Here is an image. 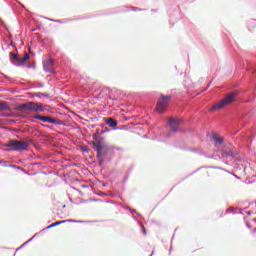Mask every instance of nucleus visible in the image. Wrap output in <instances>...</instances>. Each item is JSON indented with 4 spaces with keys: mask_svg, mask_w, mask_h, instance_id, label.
Masks as SVG:
<instances>
[{
    "mask_svg": "<svg viewBox=\"0 0 256 256\" xmlns=\"http://www.w3.org/2000/svg\"><path fill=\"white\" fill-rule=\"evenodd\" d=\"M63 223H67V220H62V221L54 222V225L57 227V225H61Z\"/></svg>",
    "mask_w": 256,
    "mask_h": 256,
    "instance_id": "ddd939ff",
    "label": "nucleus"
},
{
    "mask_svg": "<svg viewBox=\"0 0 256 256\" xmlns=\"http://www.w3.org/2000/svg\"><path fill=\"white\" fill-rule=\"evenodd\" d=\"M105 123L108 125V127H115L117 125V121H115L113 118H105Z\"/></svg>",
    "mask_w": 256,
    "mask_h": 256,
    "instance_id": "9d476101",
    "label": "nucleus"
},
{
    "mask_svg": "<svg viewBox=\"0 0 256 256\" xmlns=\"http://www.w3.org/2000/svg\"><path fill=\"white\" fill-rule=\"evenodd\" d=\"M33 143L31 139L28 140H16L10 139L5 144V147H9L12 151H28L30 145Z\"/></svg>",
    "mask_w": 256,
    "mask_h": 256,
    "instance_id": "f257e3e1",
    "label": "nucleus"
},
{
    "mask_svg": "<svg viewBox=\"0 0 256 256\" xmlns=\"http://www.w3.org/2000/svg\"><path fill=\"white\" fill-rule=\"evenodd\" d=\"M52 227H57L55 223H52L50 226H48V229H52Z\"/></svg>",
    "mask_w": 256,
    "mask_h": 256,
    "instance_id": "2eb2a0df",
    "label": "nucleus"
},
{
    "mask_svg": "<svg viewBox=\"0 0 256 256\" xmlns=\"http://www.w3.org/2000/svg\"><path fill=\"white\" fill-rule=\"evenodd\" d=\"M171 131H179V125H181V120L175 118H169L168 120Z\"/></svg>",
    "mask_w": 256,
    "mask_h": 256,
    "instance_id": "6e6552de",
    "label": "nucleus"
},
{
    "mask_svg": "<svg viewBox=\"0 0 256 256\" xmlns=\"http://www.w3.org/2000/svg\"><path fill=\"white\" fill-rule=\"evenodd\" d=\"M133 11H137V8H133Z\"/></svg>",
    "mask_w": 256,
    "mask_h": 256,
    "instance_id": "dca6fc26",
    "label": "nucleus"
},
{
    "mask_svg": "<svg viewBox=\"0 0 256 256\" xmlns=\"http://www.w3.org/2000/svg\"><path fill=\"white\" fill-rule=\"evenodd\" d=\"M214 141H215V143H217L218 145H221V143H223V138L214 136Z\"/></svg>",
    "mask_w": 256,
    "mask_h": 256,
    "instance_id": "f8f14e48",
    "label": "nucleus"
},
{
    "mask_svg": "<svg viewBox=\"0 0 256 256\" xmlns=\"http://www.w3.org/2000/svg\"><path fill=\"white\" fill-rule=\"evenodd\" d=\"M254 231H256V228L254 229Z\"/></svg>",
    "mask_w": 256,
    "mask_h": 256,
    "instance_id": "f3484780",
    "label": "nucleus"
},
{
    "mask_svg": "<svg viewBox=\"0 0 256 256\" xmlns=\"http://www.w3.org/2000/svg\"><path fill=\"white\" fill-rule=\"evenodd\" d=\"M169 103H171V96L163 94L160 95L156 104V111L158 113H165V111H167V107H169Z\"/></svg>",
    "mask_w": 256,
    "mask_h": 256,
    "instance_id": "20e7f679",
    "label": "nucleus"
},
{
    "mask_svg": "<svg viewBox=\"0 0 256 256\" xmlns=\"http://www.w3.org/2000/svg\"><path fill=\"white\" fill-rule=\"evenodd\" d=\"M9 109H11L9 107V104H7V102L5 101L0 100V111H9Z\"/></svg>",
    "mask_w": 256,
    "mask_h": 256,
    "instance_id": "9b49d317",
    "label": "nucleus"
},
{
    "mask_svg": "<svg viewBox=\"0 0 256 256\" xmlns=\"http://www.w3.org/2000/svg\"><path fill=\"white\" fill-rule=\"evenodd\" d=\"M92 145H94V149L97 151V157L100 159L101 153H103V149L105 148V144H103L101 140H96L92 142Z\"/></svg>",
    "mask_w": 256,
    "mask_h": 256,
    "instance_id": "0eeeda50",
    "label": "nucleus"
},
{
    "mask_svg": "<svg viewBox=\"0 0 256 256\" xmlns=\"http://www.w3.org/2000/svg\"><path fill=\"white\" fill-rule=\"evenodd\" d=\"M142 232H143V235H147V230L145 229V226H142Z\"/></svg>",
    "mask_w": 256,
    "mask_h": 256,
    "instance_id": "4468645a",
    "label": "nucleus"
},
{
    "mask_svg": "<svg viewBox=\"0 0 256 256\" xmlns=\"http://www.w3.org/2000/svg\"><path fill=\"white\" fill-rule=\"evenodd\" d=\"M43 68L46 73H53V60H45L43 62Z\"/></svg>",
    "mask_w": 256,
    "mask_h": 256,
    "instance_id": "1a4fd4ad",
    "label": "nucleus"
},
{
    "mask_svg": "<svg viewBox=\"0 0 256 256\" xmlns=\"http://www.w3.org/2000/svg\"><path fill=\"white\" fill-rule=\"evenodd\" d=\"M236 94L235 92H232L228 94L226 97H224L222 100L214 104L210 111H221V109H224V107H227V105H231L233 101H235Z\"/></svg>",
    "mask_w": 256,
    "mask_h": 256,
    "instance_id": "7ed1b4c3",
    "label": "nucleus"
},
{
    "mask_svg": "<svg viewBox=\"0 0 256 256\" xmlns=\"http://www.w3.org/2000/svg\"><path fill=\"white\" fill-rule=\"evenodd\" d=\"M16 111H33L34 113H43L45 106L41 103L27 102L15 107Z\"/></svg>",
    "mask_w": 256,
    "mask_h": 256,
    "instance_id": "f03ea898",
    "label": "nucleus"
},
{
    "mask_svg": "<svg viewBox=\"0 0 256 256\" xmlns=\"http://www.w3.org/2000/svg\"><path fill=\"white\" fill-rule=\"evenodd\" d=\"M34 119H38L39 121H43V123H53L54 125H63V121L53 118L51 116H42V115H34Z\"/></svg>",
    "mask_w": 256,
    "mask_h": 256,
    "instance_id": "39448f33",
    "label": "nucleus"
},
{
    "mask_svg": "<svg viewBox=\"0 0 256 256\" xmlns=\"http://www.w3.org/2000/svg\"><path fill=\"white\" fill-rule=\"evenodd\" d=\"M10 57L13 61L16 62V65H25V63H27V61H29L31 59V56H29L28 53L24 54V57L20 58L16 53L14 52H10Z\"/></svg>",
    "mask_w": 256,
    "mask_h": 256,
    "instance_id": "423d86ee",
    "label": "nucleus"
}]
</instances>
